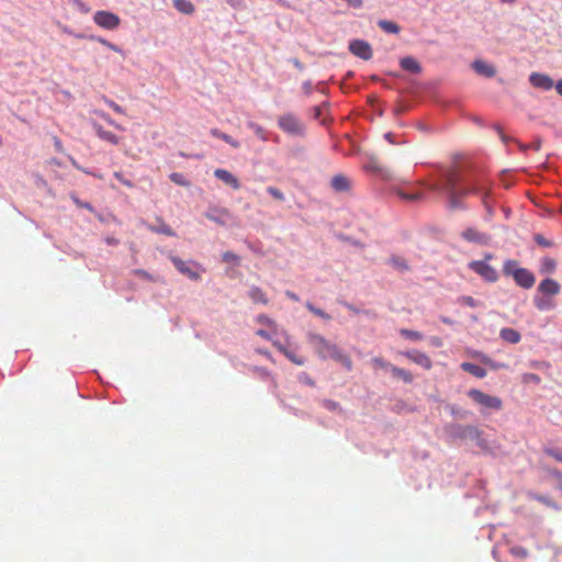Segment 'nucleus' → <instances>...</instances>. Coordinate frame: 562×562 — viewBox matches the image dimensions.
Listing matches in <instances>:
<instances>
[{"label": "nucleus", "instance_id": "obj_1", "mask_svg": "<svg viewBox=\"0 0 562 562\" xmlns=\"http://www.w3.org/2000/svg\"><path fill=\"white\" fill-rule=\"evenodd\" d=\"M424 186L431 192L446 193L451 210L464 209L462 200L469 194L481 195L488 215H493V210L487 201L490 184L484 177H476L462 182L456 170H449L445 173L441 182L424 183Z\"/></svg>", "mask_w": 562, "mask_h": 562}, {"label": "nucleus", "instance_id": "obj_2", "mask_svg": "<svg viewBox=\"0 0 562 562\" xmlns=\"http://www.w3.org/2000/svg\"><path fill=\"white\" fill-rule=\"evenodd\" d=\"M308 342L319 358L324 360L333 359L339 362L347 371L352 370L353 363L351 358L336 344L330 342L318 334H311L308 336Z\"/></svg>", "mask_w": 562, "mask_h": 562}, {"label": "nucleus", "instance_id": "obj_3", "mask_svg": "<svg viewBox=\"0 0 562 562\" xmlns=\"http://www.w3.org/2000/svg\"><path fill=\"white\" fill-rule=\"evenodd\" d=\"M503 272L505 276L514 278L517 285L524 289H530L536 282V278L528 269L520 268L516 260L508 259L504 262Z\"/></svg>", "mask_w": 562, "mask_h": 562}, {"label": "nucleus", "instance_id": "obj_4", "mask_svg": "<svg viewBox=\"0 0 562 562\" xmlns=\"http://www.w3.org/2000/svg\"><path fill=\"white\" fill-rule=\"evenodd\" d=\"M468 396L483 409L501 411L503 408V401L498 396L490 395L481 390L471 389Z\"/></svg>", "mask_w": 562, "mask_h": 562}, {"label": "nucleus", "instance_id": "obj_5", "mask_svg": "<svg viewBox=\"0 0 562 562\" xmlns=\"http://www.w3.org/2000/svg\"><path fill=\"white\" fill-rule=\"evenodd\" d=\"M279 127L286 134L293 136L304 135V124L292 113L283 114L278 120Z\"/></svg>", "mask_w": 562, "mask_h": 562}, {"label": "nucleus", "instance_id": "obj_6", "mask_svg": "<svg viewBox=\"0 0 562 562\" xmlns=\"http://www.w3.org/2000/svg\"><path fill=\"white\" fill-rule=\"evenodd\" d=\"M469 268L482 277L487 282H495L498 279L497 271L486 261L474 260L469 263Z\"/></svg>", "mask_w": 562, "mask_h": 562}, {"label": "nucleus", "instance_id": "obj_7", "mask_svg": "<svg viewBox=\"0 0 562 562\" xmlns=\"http://www.w3.org/2000/svg\"><path fill=\"white\" fill-rule=\"evenodd\" d=\"M93 21L97 25L105 30H114L120 25V18L109 11H98L93 16Z\"/></svg>", "mask_w": 562, "mask_h": 562}, {"label": "nucleus", "instance_id": "obj_8", "mask_svg": "<svg viewBox=\"0 0 562 562\" xmlns=\"http://www.w3.org/2000/svg\"><path fill=\"white\" fill-rule=\"evenodd\" d=\"M349 50L355 56H357L363 60L371 59L372 55H373L371 45L368 42L361 41V40H355V41L350 42Z\"/></svg>", "mask_w": 562, "mask_h": 562}, {"label": "nucleus", "instance_id": "obj_9", "mask_svg": "<svg viewBox=\"0 0 562 562\" xmlns=\"http://www.w3.org/2000/svg\"><path fill=\"white\" fill-rule=\"evenodd\" d=\"M461 237L468 243L479 245H486L490 241V236L487 234L482 233L474 227L465 228L462 232Z\"/></svg>", "mask_w": 562, "mask_h": 562}, {"label": "nucleus", "instance_id": "obj_10", "mask_svg": "<svg viewBox=\"0 0 562 562\" xmlns=\"http://www.w3.org/2000/svg\"><path fill=\"white\" fill-rule=\"evenodd\" d=\"M401 355H403L404 357H406L414 363L420 366L425 370H429L432 367V362H431L430 358L422 351L412 350V351L401 352Z\"/></svg>", "mask_w": 562, "mask_h": 562}, {"label": "nucleus", "instance_id": "obj_11", "mask_svg": "<svg viewBox=\"0 0 562 562\" xmlns=\"http://www.w3.org/2000/svg\"><path fill=\"white\" fill-rule=\"evenodd\" d=\"M529 81L535 88L544 91L551 90L554 86L553 80L549 76L539 72H532L529 77Z\"/></svg>", "mask_w": 562, "mask_h": 562}, {"label": "nucleus", "instance_id": "obj_12", "mask_svg": "<svg viewBox=\"0 0 562 562\" xmlns=\"http://www.w3.org/2000/svg\"><path fill=\"white\" fill-rule=\"evenodd\" d=\"M170 260L172 261V263L175 265L177 270L180 273L187 276L189 279L196 281L201 278L196 271L191 269V267L189 266V262H186L176 256H171Z\"/></svg>", "mask_w": 562, "mask_h": 562}, {"label": "nucleus", "instance_id": "obj_13", "mask_svg": "<svg viewBox=\"0 0 562 562\" xmlns=\"http://www.w3.org/2000/svg\"><path fill=\"white\" fill-rule=\"evenodd\" d=\"M561 285L553 279H544L539 283L538 291L544 296H554L560 293Z\"/></svg>", "mask_w": 562, "mask_h": 562}, {"label": "nucleus", "instance_id": "obj_14", "mask_svg": "<svg viewBox=\"0 0 562 562\" xmlns=\"http://www.w3.org/2000/svg\"><path fill=\"white\" fill-rule=\"evenodd\" d=\"M214 176L234 190H238L240 188L239 180L226 169H216L214 171Z\"/></svg>", "mask_w": 562, "mask_h": 562}, {"label": "nucleus", "instance_id": "obj_15", "mask_svg": "<svg viewBox=\"0 0 562 562\" xmlns=\"http://www.w3.org/2000/svg\"><path fill=\"white\" fill-rule=\"evenodd\" d=\"M330 187L336 192H348L352 187V181L344 175H336L330 180Z\"/></svg>", "mask_w": 562, "mask_h": 562}, {"label": "nucleus", "instance_id": "obj_16", "mask_svg": "<svg viewBox=\"0 0 562 562\" xmlns=\"http://www.w3.org/2000/svg\"><path fill=\"white\" fill-rule=\"evenodd\" d=\"M472 68L481 76H484L486 78H492L495 76L496 70L494 66L487 64L484 60L476 59L472 64Z\"/></svg>", "mask_w": 562, "mask_h": 562}, {"label": "nucleus", "instance_id": "obj_17", "mask_svg": "<svg viewBox=\"0 0 562 562\" xmlns=\"http://www.w3.org/2000/svg\"><path fill=\"white\" fill-rule=\"evenodd\" d=\"M460 367L463 371H465L479 379H483L487 374V372L484 368H482L477 364L471 363V362H462Z\"/></svg>", "mask_w": 562, "mask_h": 562}, {"label": "nucleus", "instance_id": "obj_18", "mask_svg": "<svg viewBox=\"0 0 562 562\" xmlns=\"http://www.w3.org/2000/svg\"><path fill=\"white\" fill-rule=\"evenodd\" d=\"M94 130L99 138L113 144L117 145L120 142V137H117L114 133L110 131H105L101 125L94 124Z\"/></svg>", "mask_w": 562, "mask_h": 562}, {"label": "nucleus", "instance_id": "obj_19", "mask_svg": "<svg viewBox=\"0 0 562 562\" xmlns=\"http://www.w3.org/2000/svg\"><path fill=\"white\" fill-rule=\"evenodd\" d=\"M499 336L503 340L509 344H518L521 339L520 333L509 327L501 329Z\"/></svg>", "mask_w": 562, "mask_h": 562}, {"label": "nucleus", "instance_id": "obj_20", "mask_svg": "<svg viewBox=\"0 0 562 562\" xmlns=\"http://www.w3.org/2000/svg\"><path fill=\"white\" fill-rule=\"evenodd\" d=\"M400 64L404 70L413 74H418L422 70L419 63L413 57H404L401 59Z\"/></svg>", "mask_w": 562, "mask_h": 562}, {"label": "nucleus", "instance_id": "obj_21", "mask_svg": "<svg viewBox=\"0 0 562 562\" xmlns=\"http://www.w3.org/2000/svg\"><path fill=\"white\" fill-rule=\"evenodd\" d=\"M172 2L176 10L183 14L190 15L195 11L194 4L191 0H173Z\"/></svg>", "mask_w": 562, "mask_h": 562}, {"label": "nucleus", "instance_id": "obj_22", "mask_svg": "<svg viewBox=\"0 0 562 562\" xmlns=\"http://www.w3.org/2000/svg\"><path fill=\"white\" fill-rule=\"evenodd\" d=\"M533 303L535 306L542 312L550 311L555 306L554 301L549 296L535 297Z\"/></svg>", "mask_w": 562, "mask_h": 562}, {"label": "nucleus", "instance_id": "obj_23", "mask_svg": "<svg viewBox=\"0 0 562 562\" xmlns=\"http://www.w3.org/2000/svg\"><path fill=\"white\" fill-rule=\"evenodd\" d=\"M211 134L214 137H216V138H221L222 140H224L225 143L229 144L234 148H238L240 146L238 140L234 139L232 136H229V135H227L225 133H222L217 128L211 130Z\"/></svg>", "mask_w": 562, "mask_h": 562}, {"label": "nucleus", "instance_id": "obj_24", "mask_svg": "<svg viewBox=\"0 0 562 562\" xmlns=\"http://www.w3.org/2000/svg\"><path fill=\"white\" fill-rule=\"evenodd\" d=\"M249 297L255 303H261V304H267L268 303V299H267L265 292L260 288H257V286H254V288L250 289Z\"/></svg>", "mask_w": 562, "mask_h": 562}, {"label": "nucleus", "instance_id": "obj_25", "mask_svg": "<svg viewBox=\"0 0 562 562\" xmlns=\"http://www.w3.org/2000/svg\"><path fill=\"white\" fill-rule=\"evenodd\" d=\"M390 263L398 271L406 272L409 270L407 261L401 256H392L390 258Z\"/></svg>", "mask_w": 562, "mask_h": 562}, {"label": "nucleus", "instance_id": "obj_26", "mask_svg": "<svg viewBox=\"0 0 562 562\" xmlns=\"http://www.w3.org/2000/svg\"><path fill=\"white\" fill-rule=\"evenodd\" d=\"M391 372H392L393 376L402 379L405 383L413 382V375L407 370H404V369H401V368H397L394 366L393 368H391Z\"/></svg>", "mask_w": 562, "mask_h": 562}, {"label": "nucleus", "instance_id": "obj_27", "mask_svg": "<svg viewBox=\"0 0 562 562\" xmlns=\"http://www.w3.org/2000/svg\"><path fill=\"white\" fill-rule=\"evenodd\" d=\"M378 25L387 33L397 34L400 32V26L392 21L380 20Z\"/></svg>", "mask_w": 562, "mask_h": 562}, {"label": "nucleus", "instance_id": "obj_28", "mask_svg": "<svg viewBox=\"0 0 562 562\" xmlns=\"http://www.w3.org/2000/svg\"><path fill=\"white\" fill-rule=\"evenodd\" d=\"M169 178L173 183L184 188H188L191 184L190 181L180 172H172Z\"/></svg>", "mask_w": 562, "mask_h": 562}, {"label": "nucleus", "instance_id": "obj_29", "mask_svg": "<svg viewBox=\"0 0 562 562\" xmlns=\"http://www.w3.org/2000/svg\"><path fill=\"white\" fill-rule=\"evenodd\" d=\"M150 231L155 232V233L164 234L167 236H175V232L172 231V228L162 221L160 222V224L157 227H150Z\"/></svg>", "mask_w": 562, "mask_h": 562}, {"label": "nucleus", "instance_id": "obj_30", "mask_svg": "<svg viewBox=\"0 0 562 562\" xmlns=\"http://www.w3.org/2000/svg\"><path fill=\"white\" fill-rule=\"evenodd\" d=\"M371 363L372 366L375 368V369H383V370H390L391 371V368H393L394 366L391 364L390 362L385 361L383 358L381 357H374L371 359Z\"/></svg>", "mask_w": 562, "mask_h": 562}, {"label": "nucleus", "instance_id": "obj_31", "mask_svg": "<svg viewBox=\"0 0 562 562\" xmlns=\"http://www.w3.org/2000/svg\"><path fill=\"white\" fill-rule=\"evenodd\" d=\"M557 268V262L554 259L552 258H549V257H546L543 258L542 262H541V271L542 272H553Z\"/></svg>", "mask_w": 562, "mask_h": 562}, {"label": "nucleus", "instance_id": "obj_32", "mask_svg": "<svg viewBox=\"0 0 562 562\" xmlns=\"http://www.w3.org/2000/svg\"><path fill=\"white\" fill-rule=\"evenodd\" d=\"M400 334L405 337V338H408L411 340H422L423 339V335L422 333L419 331H416V330H411V329H406V328H402L400 330Z\"/></svg>", "mask_w": 562, "mask_h": 562}, {"label": "nucleus", "instance_id": "obj_33", "mask_svg": "<svg viewBox=\"0 0 562 562\" xmlns=\"http://www.w3.org/2000/svg\"><path fill=\"white\" fill-rule=\"evenodd\" d=\"M306 307L308 311H311L316 316H319L321 318L326 319V321L330 319V316L326 312L322 311L321 308L315 307L312 303L307 302Z\"/></svg>", "mask_w": 562, "mask_h": 562}, {"label": "nucleus", "instance_id": "obj_34", "mask_svg": "<svg viewBox=\"0 0 562 562\" xmlns=\"http://www.w3.org/2000/svg\"><path fill=\"white\" fill-rule=\"evenodd\" d=\"M510 553L514 555V557H517V558H520V559H526L528 557V550L524 547H520V546H515L513 548H510Z\"/></svg>", "mask_w": 562, "mask_h": 562}, {"label": "nucleus", "instance_id": "obj_35", "mask_svg": "<svg viewBox=\"0 0 562 562\" xmlns=\"http://www.w3.org/2000/svg\"><path fill=\"white\" fill-rule=\"evenodd\" d=\"M396 193L398 194V196H401L402 199H404L406 201H416V200L422 199V193H419V192H416V193H405L402 190H396Z\"/></svg>", "mask_w": 562, "mask_h": 562}, {"label": "nucleus", "instance_id": "obj_36", "mask_svg": "<svg viewBox=\"0 0 562 562\" xmlns=\"http://www.w3.org/2000/svg\"><path fill=\"white\" fill-rule=\"evenodd\" d=\"M222 259L224 262H232V263H235L237 265L239 262V257L232 252V251H225L223 255H222Z\"/></svg>", "mask_w": 562, "mask_h": 562}, {"label": "nucleus", "instance_id": "obj_37", "mask_svg": "<svg viewBox=\"0 0 562 562\" xmlns=\"http://www.w3.org/2000/svg\"><path fill=\"white\" fill-rule=\"evenodd\" d=\"M267 191L271 196H273L276 200L284 201V194L276 187H268Z\"/></svg>", "mask_w": 562, "mask_h": 562}, {"label": "nucleus", "instance_id": "obj_38", "mask_svg": "<svg viewBox=\"0 0 562 562\" xmlns=\"http://www.w3.org/2000/svg\"><path fill=\"white\" fill-rule=\"evenodd\" d=\"M544 453L548 454L549 457L554 458L557 461L562 462V452L561 451H558V450L551 449V448H546Z\"/></svg>", "mask_w": 562, "mask_h": 562}, {"label": "nucleus", "instance_id": "obj_39", "mask_svg": "<svg viewBox=\"0 0 562 562\" xmlns=\"http://www.w3.org/2000/svg\"><path fill=\"white\" fill-rule=\"evenodd\" d=\"M522 381H524L525 383L532 382V383L538 384V383H540V381H541V380H540V376H539V375H537V374H535V373H526V374H524V376H522Z\"/></svg>", "mask_w": 562, "mask_h": 562}, {"label": "nucleus", "instance_id": "obj_40", "mask_svg": "<svg viewBox=\"0 0 562 562\" xmlns=\"http://www.w3.org/2000/svg\"><path fill=\"white\" fill-rule=\"evenodd\" d=\"M67 1H68V3L76 7L81 12H85V13L89 12V8L81 0H67Z\"/></svg>", "mask_w": 562, "mask_h": 562}, {"label": "nucleus", "instance_id": "obj_41", "mask_svg": "<svg viewBox=\"0 0 562 562\" xmlns=\"http://www.w3.org/2000/svg\"><path fill=\"white\" fill-rule=\"evenodd\" d=\"M535 241L539 246H542V247H551L552 246V243L550 240H548L546 237H543L542 235H540V234H537L535 236Z\"/></svg>", "mask_w": 562, "mask_h": 562}, {"label": "nucleus", "instance_id": "obj_42", "mask_svg": "<svg viewBox=\"0 0 562 562\" xmlns=\"http://www.w3.org/2000/svg\"><path fill=\"white\" fill-rule=\"evenodd\" d=\"M285 357L292 361L293 363H295L296 366H303L305 363L304 359L303 358H299L296 357L293 352L289 351V352H285Z\"/></svg>", "mask_w": 562, "mask_h": 562}, {"label": "nucleus", "instance_id": "obj_43", "mask_svg": "<svg viewBox=\"0 0 562 562\" xmlns=\"http://www.w3.org/2000/svg\"><path fill=\"white\" fill-rule=\"evenodd\" d=\"M114 177H115V178H116V179H117L122 184H124L125 187H127V188H133V187H134V184L132 183V181H130V180H127L126 178H124V176H123L121 172H119V171L114 172Z\"/></svg>", "mask_w": 562, "mask_h": 562}, {"label": "nucleus", "instance_id": "obj_44", "mask_svg": "<svg viewBox=\"0 0 562 562\" xmlns=\"http://www.w3.org/2000/svg\"><path fill=\"white\" fill-rule=\"evenodd\" d=\"M105 102H106V104H108L111 109H113V111H114V112H116V113H119V114H123V113H124L123 108H122L121 105H119L117 103H115L114 101H112V100H106Z\"/></svg>", "mask_w": 562, "mask_h": 562}, {"label": "nucleus", "instance_id": "obj_45", "mask_svg": "<svg viewBox=\"0 0 562 562\" xmlns=\"http://www.w3.org/2000/svg\"><path fill=\"white\" fill-rule=\"evenodd\" d=\"M100 116L106 122L109 123L110 125L114 126L115 128L117 130H123V127L121 125H119L117 123L114 122V120H112L108 114L105 113H101Z\"/></svg>", "mask_w": 562, "mask_h": 562}, {"label": "nucleus", "instance_id": "obj_46", "mask_svg": "<svg viewBox=\"0 0 562 562\" xmlns=\"http://www.w3.org/2000/svg\"><path fill=\"white\" fill-rule=\"evenodd\" d=\"M234 9H241L245 5L244 0H225Z\"/></svg>", "mask_w": 562, "mask_h": 562}, {"label": "nucleus", "instance_id": "obj_47", "mask_svg": "<svg viewBox=\"0 0 562 562\" xmlns=\"http://www.w3.org/2000/svg\"><path fill=\"white\" fill-rule=\"evenodd\" d=\"M134 273L143 279L154 281V278L147 271H145L143 269H137L134 271Z\"/></svg>", "mask_w": 562, "mask_h": 562}, {"label": "nucleus", "instance_id": "obj_48", "mask_svg": "<svg viewBox=\"0 0 562 562\" xmlns=\"http://www.w3.org/2000/svg\"><path fill=\"white\" fill-rule=\"evenodd\" d=\"M71 199L77 206L92 211V206L89 203L82 202L76 196H71Z\"/></svg>", "mask_w": 562, "mask_h": 562}, {"label": "nucleus", "instance_id": "obj_49", "mask_svg": "<svg viewBox=\"0 0 562 562\" xmlns=\"http://www.w3.org/2000/svg\"><path fill=\"white\" fill-rule=\"evenodd\" d=\"M254 372L259 375L260 378H270L271 374L269 371H267L266 369H262V368H254Z\"/></svg>", "mask_w": 562, "mask_h": 562}, {"label": "nucleus", "instance_id": "obj_50", "mask_svg": "<svg viewBox=\"0 0 562 562\" xmlns=\"http://www.w3.org/2000/svg\"><path fill=\"white\" fill-rule=\"evenodd\" d=\"M551 476L555 479L560 487H562V472L559 470H552L550 472Z\"/></svg>", "mask_w": 562, "mask_h": 562}, {"label": "nucleus", "instance_id": "obj_51", "mask_svg": "<svg viewBox=\"0 0 562 562\" xmlns=\"http://www.w3.org/2000/svg\"><path fill=\"white\" fill-rule=\"evenodd\" d=\"M99 42H100L102 45H104V46L109 47L110 49H112V50H114V52H121V50H120V48H119L116 45H114V44H112V43L108 42L106 40L99 38Z\"/></svg>", "mask_w": 562, "mask_h": 562}, {"label": "nucleus", "instance_id": "obj_52", "mask_svg": "<svg viewBox=\"0 0 562 562\" xmlns=\"http://www.w3.org/2000/svg\"><path fill=\"white\" fill-rule=\"evenodd\" d=\"M251 126L254 127L256 134L263 140H266V136H265V130L259 126V125H255V124H251Z\"/></svg>", "mask_w": 562, "mask_h": 562}, {"label": "nucleus", "instance_id": "obj_53", "mask_svg": "<svg viewBox=\"0 0 562 562\" xmlns=\"http://www.w3.org/2000/svg\"><path fill=\"white\" fill-rule=\"evenodd\" d=\"M469 436H479L480 430L474 426H468L464 430Z\"/></svg>", "mask_w": 562, "mask_h": 562}, {"label": "nucleus", "instance_id": "obj_54", "mask_svg": "<svg viewBox=\"0 0 562 562\" xmlns=\"http://www.w3.org/2000/svg\"><path fill=\"white\" fill-rule=\"evenodd\" d=\"M476 356L480 357V359L483 363L491 364L494 369H497L501 367V366L492 364L491 359L484 355L476 353Z\"/></svg>", "mask_w": 562, "mask_h": 562}, {"label": "nucleus", "instance_id": "obj_55", "mask_svg": "<svg viewBox=\"0 0 562 562\" xmlns=\"http://www.w3.org/2000/svg\"><path fill=\"white\" fill-rule=\"evenodd\" d=\"M462 301H463L464 304H467V305H469L471 307H475L476 306V302H475V300L472 296H463Z\"/></svg>", "mask_w": 562, "mask_h": 562}, {"label": "nucleus", "instance_id": "obj_56", "mask_svg": "<svg viewBox=\"0 0 562 562\" xmlns=\"http://www.w3.org/2000/svg\"><path fill=\"white\" fill-rule=\"evenodd\" d=\"M348 5L352 8H361L362 7V0H344Z\"/></svg>", "mask_w": 562, "mask_h": 562}, {"label": "nucleus", "instance_id": "obj_57", "mask_svg": "<svg viewBox=\"0 0 562 562\" xmlns=\"http://www.w3.org/2000/svg\"><path fill=\"white\" fill-rule=\"evenodd\" d=\"M257 335L267 340H270V338H271L269 333L265 329L257 330Z\"/></svg>", "mask_w": 562, "mask_h": 562}, {"label": "nucleus", "instance_id": "obj_58", "mask_svg": "<svg viewBox=\"0 0 562 562\" xmlns=\"http://www.w3.org/2000/svg\"><path fill=\"white\" fill-rule=\"evenodd\" d=\"M273 345L278 348L280 352H282L285 356V352H289V350L283 347L280 342H273Z\"/></svg>", "mask_w": 562, "mask_h": 562}, {"label": "nucleus", "instance_id": "obj_59", "mask_svg": "<svg viewBox=\"0 0 562 562\" xmlns=\"http://www.w3.org/2000/svg\"><path fill=\"white\" fill-rule=\"evenodd\" d=\"M285 294H286V296H288L289 299H291V300H293V301H295V302H297V301L300 300V299H299V296H297L295 293L291 292V291H286V293H285Z\"/></svg>", "mask_w": 562, "mask_h": 562}, {"label": "nucleus", "instance_id": "obj_60", "mask_svg": "<svg viewBox=\"0 0 562 562\" xmlns=\"http://www.w3.org/2000/svg\"><path fill=\"white\" fill-rule=\"evenodd\" d=\"M260 355L265 356L266 358H268L269 360H272V356L269 351L267 350H262V349H258L257 350Z\"/></svg>", "mask_w": 562, "mask_h": 562}, {"label": "nucleus", "instance_id": "obj_61", "mask_svg": "<svg viewBox=\"0 0 562 562\" xmlns=\"http://www.w3.org/2000/svg\"><path fill=\"white\" fill-rule=\"evenodd\" d=\"M557 92L562 95V79L555 83Z\"/></svg>", "mask_w": 562, "mask_h": 562}, {"label": "nucleus", "instance_id": "obj_62", "mask_svg": "<svg viewBox=\"0 0 562 562\" xmlns=\"http://www.w3.org/2000/svg\"><path fill=\"white\" fill-rule=\"evenodd\" d=\"M384 137H385V139H387L390 143H392V144L394 143V140H393V138H392V137H393V134H392V133H390V132H389V133H386V134L384 135Z\"/></svg>", "mask_w": 562, "mask_h": 562}, {"label": "nucleus", "instance_id": "obj_63", "mask_svg": "<svg viewBox=\"0 0 562 562\" xmlns=\"http://www.w3.org/2000/svg\"><path fill=\"white\" fill-rule=\"evenodd\" d=\"M337 406V404L335 402H327V407L328 408H335Z\"/></svg>", "mask_w": 562, "mask_h": 562}, {"label": "nucleus", "instance_id": "obj_64", "mask_svg": "<svg viewBox=\"0 0 562 562\" xmlns=\"http://www.w3.org/2000/svg\"><path fill=\"white\" fill-rule=\"evenodd\" d=\"M321 111H322L321 106L315 108V116L316 117H319Z\"/></svg>", "mask_w": 562, "mask_h": 562}]
</instances>
